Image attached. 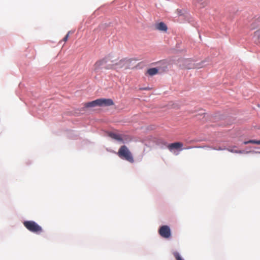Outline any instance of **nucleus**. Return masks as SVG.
<instances>
[{"label": "nucleus", "instance_id": "6", "mask_svg": "<svg viewBox=\"0 0 260 260\" xmlns=\"http://www.w3.org/2000/svg\"><path fill=\"white\" fill-rule=\"evenodd\" d=\"M108 62L107 58H104L96 61L93 65V69L95 72L99 71Z\"/></svg>", "mask_w": 260, "mask_h": 260}, {"label": "nucleus", "instance_id": "14", "mask_svg": "<svg viewBox=\"0 0 260 260\" xmlns=\"http://www.w3.org/2000/svg\"><path fill=\"white\" fill-rule=\"evenodd\" d=\"M243 143L245 145H246L249 143L260 145V140H249L248 141H245V142H244Z\"/></svg>", "mask_w": 260, "mask_h": 260}, {"label": "nucleus", "instance_id": "8", "mask_svg": "<svg viewBox=\"0 0 260 260\" xmlns=\"http://www.w3.org/2000/svg\"><path fill=\"white\" fill-rule=\"evenodd\" d=\"M190 60L188 59H185L183 60V63L184 65V68L185 69H191V68H201L202 67L198 64H193V65H190L189 64Z\"/></svg>", "mask_w": 260, "mask_h": 260}, {"label": "nucleus", "instance_id": "18", "mask_svg": "<svg viewBox=\"0 0 260 260\" xmlns=\"http://www.w3.org/2000/svg\"><path fill=\"white\" fill-rule=\"evenodd\" d=\"M176 12L177 13L178 15H179V16L182 15V14H183L182 12V10H179V9H177L176 10Z\"/></svg>", "mask_w": 260, "mask_h": 260}, {"label": "nucleus", "instance_id": "5", "mask_svg": "<svg viewBox=\"0 0 260 260\" xmlns=\"http://www.w3.org/2000/svg\"><path fill=\"white\" fill-rule=\"evenodd\" d=\"M159 234L164 238H169L171 236V230L168 225L161 226L158 231Z\"/></svg>", "mask_w": 260, "mask_h": 260}, {"label": "nucleus", "instance_id": "1", "mask_svg": "<svg viewBox=\"0 0 260 260\" xmlns=\"http://www.w3.org/2000/svg\"><path fill=\"white\" fill-rule=\"evenodd\" d=\"M118 155L121 158L124 159L131 163L134 162V159L131 152L125 145L122 146L119 148L118 152Z\"/></svg>", "mask_w": 260, "mask_h": 260}, {"label": "nucleus", "instance_id": "3", "mask_svg": "<svg viewBox=\"0 0 260 260\" xmlns=\"http://www.w3.org/2000/svg\"><path fill=\"white\" fill-rule=\"evenodd\" d=\"M130 63V61L129 59L126 58H124L121 59L118 62L113 63L112 64H109L107 69H114V70H118L122 68L127 69L129 66Z\"/></svg>", "mask_w": 260, "mask_h": 260}, {"label": "nucleus", "instance_id": "12", "mask_svg": "<svg viewBox=\"0 0 260 260\" xmlns=\"http://www.w3.org/2000/svg\"><path fill=\"white\" fill-rule=\"evenodd\" d=\"M158 72V70L156 68H151L147 71V74L152 76L157 74Z\"/></svg>", "mask_w": 260, "mask_h": 260}, {"label": "nucleus", "instance_id": "20", "mask_svg": "<svg viewBox=\"0 0 260 260\" xmlns=\"http://www.w3.org/2000/svg\"><path fill=\"white\" fill-rule=\"evenodd\" d=\"M216 150H222L221 148L219 149H215Z\"/></svg>", "mask_w": 260, "mask_h": 260}, {"label": "nucleus", "instance_id": "11", "mask_svg": "<svg viewBox=\"0 0 260 260\" xmlns=\"http://www.w3.org/2000/svg\"><path fill=\"white\" fill-rule=\"evenodd\" d=\"M97 106H99L98 99L90 102L86 103L84 104V107L86 108L94 107Z\"/></svg>", "mask_w": 260, "mask_h": 260}, {"label": "nucleus", "instance_id": "9", "mask_svg": "<svg viewBox=\"0 0 260 260\" xmlns=\"http://www.w3.org/2000/svg\"><path fill=\"white\" fill-rule=\"evenodd\" d=\"M183 146V144L181 142H175L169 144L168 146V149L172 151L173 149H178Z\"/></svg>", "mask_w": 260, "mask_h": 260}, {"label": "nucleus", "instance_id": "7", "mask_svg": "<svg viewBox=\"0 0 260 260\" xmlns=\"http://www.w3.org/2000/svg\"><path fill=\"white\" fill-rule=\"evenodd\" d=\"M99 106H109L114 105V103L110 99H98Z\"/></svg>", "mask_w": 260, "mask_h": 260}, {"label": "nucleus", "instance_id": "4", "mask_svg": "<svg viewBox=\"0 0 260 260\" xmlns=\"http://www.w3.org/2000/svg\"><path fill=\"white\" fill-rule=\"evenodd\" d=\"M108 135L110 138L122 143L131 140V138L128 135H121L113 132H109Z\"/></svg>", "mask_w": 260, "mask_h": 260}, {"label": "nucleus", "instance_id": "13", "mask_svg": "<svg viewBox=\"0 0 260 260\" xmlns=\"http://www.w3.org/2000/svg\"><path fill=\"white\" fill-rule=\"evenodd\" d=\"M208 4V2L206 0H200L198 1L196 4L198 5L200 8H204Z\"/></svg>", "mask_w": 260, "mask_h": 260}, {"label": "nucleus", "instance_id": "10", "mask_svg": "<svg viewBox=\"0 0 260 260\" xmlns=\"http://www.w3.org/2000/svg\"><path fill=\"white\" fill-rule=\"evenodd\" d=\"M155 28L159 31H167L168 30V27L167 25L162 22H159L155 25Z\"/></svg>", "mask_w": 260, "mask_h": 260}, {"label": "nucleus", "instance_id": "17", "mask_svg": "<svg viewBox=\"0 0 260 260\" xmlns=\"http://www.w3.org/2000/svg\"><path fill=\"white\" fill-rule=\"evenodd\" d=\"M69 32L66 35V36L63 38V41L64 42H66L67 41V40H68V38H69Z\"/></svg>", "mask_w": 260, "mask_h": 260}, {"label": "nucleus", "instance_id": "16", "mask_svg": "<svg viewBox=\"0 0 260 260\" xmlns=\"http://www.w3.org/2000/svg\"><path fill=\"white\" fill-rule=\"evenodd\" d=\"M254 36L257 38V40L260 42V29L254 32Z\"/></svg>", "mask_w": 260, "mask_h": 260}, {"label": "nucleus", "instance_id": "15", "mask_svg": "<svg viewBox=\"0 0 260 260\" xmlns=\"http://www.w3.org/2000/svg\"><path fill=\"white\" fill-rule=\"evenodd\" d=\"M173 255L176 260H184L178 252H174Z\"/></svg>", "mask_w": 260, "mask_h": 260}, {"label": "nucleus", "instance_id": "2", "mask_svg": "<svg viewBox=\"0 0 260 260\" xmlns=\"http://www.w3.org/2000/svg\"><path fill=\"white\" fill-rule=\"evenodd\" d=\"M23 225L28 231L37 234H40L43 231L42 227L34 221H25Z\"/></svg>", "mask_w": 260, "mask_h": 260}, {"label": "nucleus", "instance_id": "19", "mask_svg": "<svg viewBox=\"0 0 260 260\" xmlns=\"http://www.w3.org/2000/svg\"><path fill=\"white\" fill-rule=\"evenodd\" d=\"M149 89V88L146 87V88H142V90H148Z\"/></svg>", "mask_w": 260, "mask_h": 260}]
</instances>
